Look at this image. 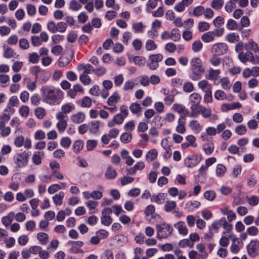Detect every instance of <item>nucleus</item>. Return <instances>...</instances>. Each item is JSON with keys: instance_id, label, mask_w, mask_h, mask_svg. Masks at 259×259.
<instances>
[{"instance_id": "obj_55", "label": "nucleus", "mask_w": 259, "mask_h": 259, "mask_svg": "<svg viewBox=\"0 0 259 259\" xmlns=\"http://www.w3.org/2000/svg\"><path fill=\"white\" fill-rule=\"evenodd\" d=\"M26 10L28 15L30 16H34L36 13V9L34 5L32 4H28L26 5Z\"/></svg>"}, {"instance_id": "obj_63", "label": "nucleus", "mask_w": 259, "mask_h": 259, "mask_svg": "<svg viewBox=\"0 0 259 259\" xmlns=\"http://www.w3.org/2000/svg\"><path fill=\"white\" fill-rule=\"evenodd\" d=\"M141 109V105L137 103H132L130 106L131 112L134 114L138 113Z\"/></svg>"}, {"instance_id": "obj_29", "label": "nucleus", "mask_w": 259, "mask_h": 259, "mask_svg": "<svg viewBox=\"0 0 259 259\" xmlns=\"http://www.w3.org/2000/svg\"><path fill=\"white\" fill-rule=\"evenodd\" d=\"M64 197V193L62 191L59 192L53 197L54 203L56 205H60L62 204L63 199Z\"/></svg>"}, {"instance_id": "obj_36", "label": "nucleus", "mask_w": 259, "mask_h": 259, "mask_svg": "<svg viewBox=\"0 0 259 259\" xmlns=\"http://www.w3.org/2000/svg\"><path fill=\"white\" fill-rule=\"evenodd\" d=\"M200 205V203L197 201H188L185 204V209L192 210L195 208H198Z\"/></svg>"}, {"instance_id": "obj_34", "label": "nucleus", "mask_w": 259, "mask_h": 259, "mask_svg": "<svg viewBox=\"0 0 259 259\" xmlns=\"http://www.w3.org/2000/svg\"><path fill=\"white\" fill-rule=\"evenodd\" d=\"M37 238L42 245H46L48 242L49 236L47 233L40 232L37 234Z\"/></svg>"}, {"instance_id": "obj_15", "label": "nucleus", "mask_w": 259, "mask_h": 259, "mask_svg": "<svg viewBox=\"0 0 259 259\" xmlns=\"http://www.w3.org/2000/svg\"><path fill=\"white\" fill-rule=\"evenodd\" d=\"M202 105H200L199 104H191V112L189 114V116L191 118H195L198 116V115L200 114V112L201 111Z\"/></svg>"}, {"instance_id": "obj_21", "label": "nucleus", "mask_w": 259, "mask_h": 259, "mask_svg": "<svg viewBox=\"0 0 259 259\" xmlns=\"http://www.w3.org/2000/svg\"><path fill=\"white\" fill-rule=\"evenodd\" d=\"M198 86L205 93L211 91L212 87L211 84L205 79L200 81L198 83Z\"/></svg>"}, {"instance_id": "obj_45", "label": "nucleus", "mask_w": 259, "mask_h": 259, "mask_svg": "<svg viewBox=\"0 0 259 259\" xmlns=\"http://www.w3.org/2000/svg\"><path fill=\"white\" fill-rule=\"evenodd\" d=\"M145 48L148 51H154L156 49L157 45L154 40L148 39L145 44Z\"/></svg>"}, {"instance_id": "obj_39", "label": "nucleus", "mask_w": 259, "mask_h": 259, "mask_svg": "<svg viewBox=\"0 0 259 259\" xmlns=\"http://www.w3.org/2000/svg\"><path fill=\"white\" fill-rule=\"evenodd\" d=\"M226 38L229 42L235 43L239 40V36L237 33H230L226 36Z\"/></svg>"}, {"instance_id": "obj_54", "label": "nucleus", "mask_w": 259, "mask_h": 259, "mask_svg": "<svg viewBox=\"0 0 259 259\" xmlns=\"http://www.w3.org/2000/svg\"><path fill=\"white\" fill-rule=\"evenodd\" d=\"M35 115L39 118L42 119L46 115V110L42 107H37L35 111Z\"/></svg>"}, {"instance_id": "obj_44", "label": "nucleus", "mask_w": 259, "mask_h": 259, "mask_svg": "<svg viewBox=\"0 0 259 259\" xmlns=\"http://www.w3.org/2000/svg\"><path fill=\"white\" fill-rule=\"evenodd\" d=\"M82 7L76 0H71L69 3V9L74 11H77L80 10Z\"/></svg>"}, {"instance_id": "obj_9", "label": "nucleus", "mask_w": 259, "mask_h": 259, "mask_svg": "<svg viewBox=\"0 0 259 259\" xmlns=\"http://www.w3.org/2000/svg\"><path fill=\"white\" fill-rule=\"evenodd\" d=\"M228 46L225 43H218L213 45L212 52L216 55H222L227 53Z\"/></svg>"}, {"instance_id": "obj_28", "label": "nucleus", "mask_w": 259, "mask_h": 259, "mask_svg": "<svg viewBox=\"0 0 259 259\" xmlns=\"http://www.w3.org/2000/svg\"><path fill=\"white\" fill-rule=\"evenodd\" d=\"M214 33L212 31L207 32L206 33H204L201 36V39L205 42H206V43L210 42L214 39Z\"/></svg>"}, {"instance_id": "obj_20", "label": "nucleus", "mask_w": 259, "mask_h": 259, "mask_svg": "<svg viewBox=\"0 0 259 259\" xmlns=\"http://www.w3.org/2000/svg\"><path fill=\"white\" fill-rule=\"evenodd\" d=\"M117 176V173L115 168L112 166H109L105 174L106 178L108 180H113L116 178Z\"/></svg>"}, {"instance_id": "obj_5", "label": "nucleus", "mask_w": 259, "mask_h": 259, "mask_svg": "<svg viewBox=\"0 0 259 259\" xmlns=\"http://www.w3.org/2000/svg\"><path fill=\"white\" fill-rule=\"evenodd\" d=\"M56 118L59 120V122L57 123L58 130L60 132L62 133L67 126V120L68 116L66 115H63L61 113H57Z\"/></svg>"}, {"instance_id": "obj_41", "label": "nucleus", "mask_w": 259, "mask_h": 259, "mask_svg": "<svg viewBox=\"0 0 259 259\" xmlns=\"http://www.w3.org/2000/svg\"><path fill=\"white\" fill-rule=\"evenodd\" d=\"M79 80L84 85H88L91 82V78L88 74L81 73L79 76Z\"/></svg>"}, {"instance_id": "obj_62", "label": "nucleus", "mask_w": 259, "mask_h": 259, "mask_svg": "<svg viewBox=\"0 0 259 259\" xmlns=\"http://www.w3.org/2000/svg\"><path fill=\"white\" fill-rule=\"evenodd\" d=\"M19 47L23 50H26L29 47L28 40L25 38H21L19 41Z\"/></svg>"}, {"instance_id": "obj_4", "label": "nucleus", "mask_w": 259, "mask_h": 259, "mask_svg": "<svg viewBox=\"0 0 259 259\" xmlns=\"http://www.w3.org/2000/svg\"><path fill=\"white\" fill-rule=\"evenodd\" d=\"M163 59V56L161 54H153L149 56L147 66L151 70H155L159 66V63Z\"/></svg>"}, {"instance_id": "obj_47", "label": "nucleus", "mask_w": 259, "mask_h": 259, "mask_svg": "<svg viewBox=\"0 0 259 259\" xmlns=\"http://www.w3.org/2000/svg\"><path fill=\"white\" fill-rule=\"evenodd\" d=\"M157 156V152L156 149L150 150L147 153L146 159L148 161H152L156 158Z\"/></svg>"}, {"instance_id": "obj_3", "label": "nucleus", "mask_w": 259, "mask_h": 259, "mask_svg": "<svg viewBox=\"0 0 259 259\" xmlns=\"http://www.w3.org/2000/svg\"><path fill=\"white\" fill-rule=\"evenodd\" d=\"M157 237L159 239L166 238L170 236L173 231L172 227L166 223L157 224L156 225Z\"/></svg>"}, {"instance_id": "obj_14", "label": "nucleus", "mask_w": 259, "mask_h": 259, "mask_svg": "<svg viewBox=\"0 0 259 259\" xmlns=\"http://www.w3.org/2000/svg\"><path fill=\"white\" fill-rule=\"evenodd\" d=\"M85 117V114L83 112H79L72 114L70 117V120L75 124H80L84 121Z\"/></svg>"}, {"instance_id": "obj_51", "label": "nucleus", "mask_w": 259, "mask_h": 259, "mask_svg": "<svg viewBox=\"0 0 259 259\" xmlns=\"http://www.w3.org/2000/svg\"><path fill=\"white\" fill-rule=\"evenodd\" d=\"M83 143L81 140L75 141L73 145V149L74 152L78 153L83 148Z\"/></svg>"}, {"instance_id": "obj_60", "label": "nucleus", "mask_w": 259, "mask_h": 259, "mask_svg": "<svg viewBox=\"0 0 259 259\" xmlns=\"http://www.w3.org/2000/svg\"><path fill=\"white\" fill-rule=\"evenodd\" d=\"M176 203L173 201H167L165 206V210L167 212L170 211L176 207Z\"/></svg>"}, {"instance_id": "obj_48", "label": "nucleus", "mask_w": 259, "mask_h": 259, "mask_svg": "<svg viewBox=\"0 0 259 259\" xmlns=\"http://www.w3.org/2000/svg\"><path fill=\"white\" fill-rule=\"evenodd\" d=\"M226 170V168L224 165L219 164L216 168V175L219 177H222L224 175Z\"/></svg>"}, {"instance_id": "obj_37", "label": "nucleus", "mask_w": 259, "mask_h": 259, "mask_svg": "<svg viewBox=\"0 0 259 259\" xmlns=\"http://www.w3.org/2000/svg\"><path fill=\"white\" fill-rule=\"evenodd\" d=\"M250 24L249 19L247 16H243L241 18L240 25H239V28L238 29V31H241L242 30L243 27H246L249 26Z\"/></svg>"}, {"instance_id": "obj_53", "label": "nucleus", "mask_w": 259, "mask_h": 259, "mask_svg": "<svg viewBox=\"0 0 259 259\" xmlns=\"http://www.w3.org/2000/svg\"><path fill=\"white\" fill-rule=\"evenodd\" d=\"M91 105V99L88 96L84 97L82 99L81 106L83 108H89Z\"/></svg>"}, {"instance_id": "obj_30", "label": "nucleus", "mask_w": 259, "mask_h": 259, "mask_svg": "<svg viewBox=\"0 0 259 259\" xmlns=\"http://www.w3.org/2000/svg\"><path fill=\"white\" fill-rule=\"evenodd\" d=\"M120 96L117 93H114L107 100V103L109 106H114L120 100Z\"/></svg>"}, {"instance_id": "obj_23", "label": "nucleus", "mask_w": 259, "mask_h": 259, "mask_svg": "<svg viewBox=\"0 0 259 259\" xmlns=\"http://www.w3.org/2000/svg\"><path fill=\"white\" fill-rule=\"evenodd\" d=\"M241 107V105L238 102H234L231 104H223L222 106L223 111H228Z\"/></svg>"}, {"instance_id": "obj_61", "label": "nucleus", "mask_w": 259, "mask_h": 259, "mask_svg": "<svg viewBox=\"0 0 259 259\" xmlns=\"http://www.w3.org/2000/svg\"><path fill=\"white\" fill-rule=\"evenodd\" d=\"M202 44L200 40H197L192 44V49L194 52H197L202 49Z\"/></svg>"}, {"instance_id": "obj_32", "label": "nucleus", "mask_w": 259, "mask_h": 259, "mask_svg": "<svg viewBox=\"0 0 259 259\" xmlns=\"http://www.w3.org/2000/svg\"><path fill=\"white\" fill-rule=\"evenodd\" d=\"M186 119L179 118L178 120V125L176 127V131L180 134H184L186 132L185 126V121Z\"/></svg>"}, {"instance_id": "obj_22", "label": "nucleus", "mask_w": 259, "mask_h": 259, "mask_svg": "<svg viewBox=\"0 0 259 259\" xmlns=\"http://www.w3.org/2000/svg\"><path fill=\"white\" fill-rule=\"evenodd\" d=\"M75 109V106L71 103H66L63 105L61 107V111L58 113H61L63 115H66L70 112H71Z\"/></svg>"}, {"instance_id": "obj_46", "label": "nucleus", "mask_w": 259, "mask_h": 259, "mask_svg": "<svg viewBox=\"0 0 259 259\" xmlns=\"http://www.w3.org/2000/svg\"><path fill=\"white\" fill-rule=\"evenodd\" d=\"M71 61V59L69 57L62 56L60 58L58 61V65L60 67H64L67 66Z\"/></svg>"}, {"instance_id": "obj_17", "label": "nucleus", "mask_w": 259, "mask_h": 259, "mask_svg": "<svg viewBox=\"0 0 259 259\" xmlns=\"http://www.w3.org/2000/svg\"><path fill=\"white\" fill-rule=\"evenodd\" d=\"M166 194L163 193H159L157 195L153 194L151 196V201L157 204H162L165 199Z\"/></svg>"}, {"instance_id": "obj_19", "label": "nucleus", "mask_w": 259, "mask_h": 259, "mask_svg": "<svg viewBox=\"0 0 259 259\" xmlns=\"http://www.w3.org/2000/svg\"><path fill=\"white\" fill-rule=\"evenodd\" d=\"M45 156L42 151L35 152L32 157V160L34 164L38 165L41 163V159Z\"/></svg>"}, {"instance_id": "obj_2", "label": "nucleus", "mask_w": 259, "mask_h": 259, "mask_svg": "<svg viewBox=\"0 0 259 259\" xmlns=\"http://www.w3.org/2000/svg\"><path fill=\"white\" fill-rule=\"evenodd\" d=\"M190 64L192 73L190 77V78L192 80L200 79L205 71L204 68L202 66L201 59L198 57L194 58L191 60Z\"/></svg>"}, {"instance_id": "obj_31", "label": "nucleus", "mask_w": 259, "mask_h": 259, "mask_svg": "<svg viewBox=\"0 0 259 259\" xmlns=\"http://www.w3.org/2000/svg\"><path fill=\"white\" fill-rule=\"evenodd\" d=\"M14 216V212H10L7 216L4 217L2 218V223L5 226H8L12 222Z\"/></svg>"}, {"instance_id": "obj_24", "label": "nucleus", "mask_w": 259, "mask_h": 259, "mask_svg": "<svg viewBox=\"0 0 259 259\" xmlns=\"http://www.w3.org/2000/svg\"><path fill=\"white\" fill-rule=\"evenodd\" d=\"M221 222L223 223V228L226 230L225 232H223L224 234L230 235L233 229V226L227 222L226 219L225 217L222 218L221 219Z\"/></svg>"}, {"instance_id": "obj_49", "label": "nucleus", "mask_w": 259, "mask_h": 259, "mask_svg": "<svg viewBox=\"0 0 259 259\" xmlns=\"http://www.w3.org/2000/svg\"><path fill=\"white\" fill-rule=\"evenodd\" d=\"M179 246L184 248L186 246H188L192 248L194 246V243L192 241H190L189 239H185L181 240L179 243Z\"/></svg>"}, {"instance_id": "obj_58", "label": "nucleus", "mask_w": 259, "mask_h": 259, "mask_svg": "<svg viewBox=\"0 0 259 259\" xmlns=\"http://www.w3.org/2000/svg\"><path fill=\"white\" fill-rule=\"evenodd\" d=\"M204 12V7L199 6L194 8L193 14L196 17H199L202 15V14H203Z\"/></svg>"}, {"instance_id": "obj_25", "label": "nucleus", "mask_w": 259, "mask_h": 259, "mask_svg": "<svg viewBox=\"0 0 259 259\" xmlns=\"http://www.w3.org/2000/svg\"><path fill=\"white\" fill-rule=\"evenodd\" d=\"M189 126L195 133H199L202 130V126L197 120L191 121L189 123Z\"/></svg>"}, {"instance_id": "obj_38", "label": "nucleus", "mask_w": 259, "mask_h": 259, "mask_svg": "<svg viewBox=\"0 0 259 259\" xmlns=\"http://www.w3.org/2000/svg\"><path fill=\"white\" fill-rule=\"evenodd\" d=\"M203 150L207 155L211 154L214 149V145L212 143H207L203 145Z\"/></svg>"}, {"instance_id": "obj_27", "label": "nucleus", "mask_w": 259, "mask_h": 259, "mask_svg": "<svg viewBox=\"0 0 259 259\" xmlns=\"http://www.w3.org/2000/svg\"><path fill=\"white\" fill-rule=\"evenodd\" d=\"M164 94L165 97L164 99V101L166 104L168 105H171L175 99V94L172 91L167 92V93L164 92Z\"/></svg>"}, {"instance_id": "obj_40", "label": "nucleus", "mask_w": 259, "mask_h": 259, "mask_svg": "<svg viewBox=\"0 0 259 259\" xmlns=\"http://www.w3.org/2000/svg\"><path fill=\"white\" fill-rule=\"evenodd\" d=\"M136 84L137 83L133 80H128L124 82L123 89L125 91L132 90L134 89Z\"/></svg>"}, {"instance_id": "obj_26", "label": "nucleus", "mask_w": 259, "mask_h": 259, "mask_svg": "<svg viewBox=\"0 0 259 259\" xmlns=\"http://www.w3.org/2000/svg\"><path fill=\"white\" fill-rule=\"evenodd\" d=\"M201 96L198 93H194L189 96V101L191 104H199L201 100Z\"/></svg>"}, {"instance_id": "obj_33", "label": "nucleus", "mask_w": 259, "mask_h": 259, "mask_svg": "<svg viewBox=\"0 0 259 259\" xmlns=\"http://www.w3.org/2000/svg\"><path fill=\"white\" fill-rule=\"evenodd\" d=\"M226 27L230 30H237L239 28L237 22L233 19H229L226 24Z\"/></svg>"}, {"instance_id": "obj_13", "label": "nucleus", "mask_w": 259, "mask_h": 259, "mask_svg": "<svg viewBox=\"0 0 259 259\" xmlns=\"http://www.w3.org/2000/svg\"><path fill=\"white\" fill-rule=\"evenodd\" d=\"M83 88L79 83L74 85L72 89H69L67 92V95L72 99H74L78 93H82Z\"/></svg>"}, {"instance_id": "obj_43", "label": "nucleus", "mask_w": 259, "mask_h": 259, "mask_svg": "<svg viewBox=\"0 0 259 259\" xmlns=\"http://www.w3.org/2000/svg\"><path fill=\"white\" fill-rule=\"evenodd\" d=\"M99 129V122L94 121L91 122L89 124V130L92 133L95 134L98 132Z\"/></svg>"}, {"instance_id": "obj_59", "label": "nucleus", "mask_w": 259, "mask_h": 259, "mask_svg": "<svg viewBox=\"0 0 259 259\" xmlns=\"http://www.w3.org/2000/svg\"><path fill=\"white\" fill-rule=\"evenodd\" d=\"M210 28V25L208 23L202 21L198 24V29L200 31L203 32L208 30Z\"/></svg>"}, {"instance_id": "obj_7", "label": "nucleus", "mask_w": 259, "mask_h": 259, "mask_svg": "<svg viewBox=\"0 0 259 259\" xmlns=\"http://www.w3.org/2000/svg\"><path fill=\"white\" fill-rule=\"evenodd\" d=\"M111 213V210L109 207L105 208L102 210L101 222L104 226H109L112 223L113 220L110 216Z\"/></svg>"}, {"instance_id": "obj_56", "label": "nucleus", "mask_w": 259, "mask_h": 259, "mask_svg": "<svg viewBox=\"0 0 259 259\" xmlns=\"http://www.w3.org/2000/svg\"><path fill=\"white\" fill-rule=\"evenodd\" d=\"M204 197L209 201H212L215 197V193L212 190L206 191L204 193Z\"/></svg>"}, {"instance_id": "obj_57", "label": "nucleus", "mask_w": 259, "mask_h": 259, "mask_svg": "<svg viewBox=\"0 0 259 259\" xmlns=\"http://www.w3.org/2000/svg\"><path fill=\"white\" fill-rule=\"evenodd\" d=\"M133 28L136 33H142L145 26L142 22L135 23L133 25Z\"/></svg>"}, {"instance_id": "obj_11", "label": "nucleus", "mask_w": 259, "mask_h": 259, "mask_svg": "<svg viewBox=\"0 0 259 259\" xmlns=\"http://www.w3.org/2000/svg\"><path fill=\"white\" fill-rule=\"evenodd\" d=\"M201 159L197 155H193L190 157H187L184 159L185 165L188 167H193L197 165Z\"/></svg>"}, {"instance_id": "obj_50", "label": "nucleus", "mask_w": 259, "mask_h": 259, "mask_svg": "<svg viewBox=\"0 0 259 259\" xmlns=\"http://www.w3.org/2000/svg\"><path fill=\"white\" fill-rule=\"evenodd\" d=\"M224 3L223 0H212L210 5L214 9L219 10L223 7Z\"/></svg>"}, {"instance_id": "obj_8", "label": "nucleus", "mask_w": 259, "mask_h": 259, "mask_svg": "<svg viewBox=\"0 0 259 259\" xmlns=\"http://www.w3.org/2000/svg\"><path fill=\"white\" fill-rule=\"evenodd\" d=\"M29 154L28 152H24L22 153L18 154L15 159V163L19 167H23L27 165L28 161Z\"/></svg>"}, {"instance_id": "obj_18", "label": "nucleus", "mask_w": 259, "mask_h": 259, "mask_svg": "<svg viewBox=\"0 0 259 259\" xmlns=\"http://www.w3.org/2000/svg\"><path fill=\"white\" fill-rule=\"evenodd\" d=\"M220 73L221 71L219 69L210 68L208 70V74L206 75V77L208 79L215 80L218 79Z\"/></svg>"}, {"instance_id": "obj_64", "label": "nucleus", "mask_w": 259, "mask_h": 259, "mask_svg": "<svg viewBox=\"0 0 259 259\" xmlns=\"http://www.w3.org/2000/svg\"><path fill=\"white\" fill-rule=\"evenodd\" d=\"M164 49L166 51L172 53L176 50L177 46L173 42H168L165 45Z\"/></svg>"}, {"instance_id": "obj_35", "label": "nucleus", "mask_w": 259, "mask_h": 259, "mask_svg": "<svg viewBox=\"0 0 259 259\" xmlns=\"http://www.w3.org/2000/svg\"><path fill=\"white\" fill-rule=\"evenodd\" d=\"M170 38L174 41H178L181 38V34L179 30L177 28H174L171 30L170 33Z\"/></svg>"}, {"instance_id": "obj_16", "label": "nucleus", "mask_w": 259, "mask_h": 259, "mask_svg": "<svg viewBox=\"0 0 259 259\" xmlns=\"http://www.w3.org/2000/svg\"><path fill=\"white\" fill-rule=\"evenodd\" d=\"M174 227L178 230L179 234L183 236L188 234V230L184 222L180 221L178 222L174 225Z\"/></svg>"}, {"instance_id": "obj_42", "label": "nucleus", "mask_w": 259, "mask_h": 259, "mask_svg": "<svg viewBox=\"0 0 259 259\" xmlns=\"http://www.w3.org/2000/svg\"><path fill=\"white\" fill-rule=\"evenodd\" d=\"M19 104V100L17 97L16 96H13L12 97L9 102V104L8 108H6L5 111L6 112L8 111V109H11V107H14V106H17Z\"/></svg>"}, {"instance_id": "obj_6", "label": "nucleus", "mask_w": 259, "mask_h": 259, "mask_svg": "<svg viewBox=\"0 0 259 259\" xmlns=\"http://www.w3.org/2000/svg\"><path fill=\"white\" fill-rule=\"evenodd\" d=\"M247 252L251 257H255L258 254L259 241L257 240H251L247 246Z\"/></svg>"}, {"instance_id": "obj_10", "label": "nucleus", "mask_w": 259, "mask_h": 259, "mask_svg": "<svg viewBox=\"0 0 259 259\" xmlns=\"http://www.w3.org/2000/svg\"><path fill=\"white\" fill-rule=\"evenodd\" d=\"M31 73L35 75V80H37L40 79L41 77L44 76V78H42L44 82H46L49 78L48 76H46V72L45 71L41 70L39 66H35L30 69Z\"/></svg>"}, {"instance_id": "obj_1", "label": "nucleus", "mask_w": 259, "mask_h": 259, "mask_svg": "<svg viewBox=\"0 0 259 259\" xmlns=\"http://www.w3.org/2000/svg\"><path fill=\"white\" fill-rule=\"evenodd\" d=\"M41 91L43 101L51 105L58 104L63 96V92L61 90L53 87H43Z\"/></svg>"}, {"instance_id": "obj_12", "label": "nucleus", "mask_w": 259, "mask_h": 259, "mask_svg": "<svg viewBox=\"0 0 259 259\" xmlns=\"http://www.w3.org/2000/svg\"><path fill=\"white\" fill-rule=\"evenodd\" d=\"M172 108L174 111L180 114L181 117L180 118L186 119V116L189 114V111L188 109H186L184 105L176 103L173 105Z\"/></svg>"}, {"instance_id": "obj_52", "label": "nucleus", "mask_w": 259, "mask_h": 259, "mask_svg": "<svg viewBox=\"0 0 259 259\" xmlns=\"http://www.w3.org/2000/svg\"><path fill=\"white\" fill-rule=\"evenodd\" d=\"M132 139V134L127 133H123L120 136V141L123 143H129Z\"/></svg>"}]
</instances>
